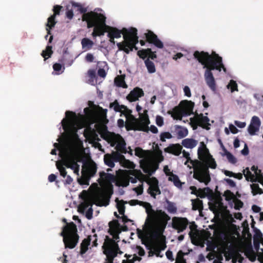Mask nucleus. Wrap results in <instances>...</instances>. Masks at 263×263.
<instances>
[{
    "label": "nucleus",
    "instance_id": "f257e3e1",
    "mask_svg": "<svg viewBox=\"0 0 263 263\" xmlns=\"http://www.w3.org/2000/svg\"><path fill=\"white\" fill-rule=\"evenodd\" d=\"M194 58L203 65L205 68L204 78L206 85L212 90L216 89V83L214 77L213 70H216L220 72L222 70L227 72V68L224 66L222 58L215 51L210 54L207 52L195 51L194 53Z\"/></svg>",
    "mask_w": 263,
    "mask_h": 263
},
{
    "label": "nucleus",
    "instance_id": "f03ea898",
    "mask_svg": "<svg viewBox=\"0 0 263 263\" xmlns=\"http://www.w3.org/2000/svg\"><path fill=\"white\" fill-rule=\"evenodd\" d=\"M85 20L88 21L87 23L88 28L94 27L92 36L96 37L103 35L105 32H107L106 24V16L102 13H88L85 15Z\"/></svg>",
    "mask_w": 263,
    "mask_h": 263
},
{
    "label": "nucleus",
    "instance_id": "7ed1b4c3",
    "mask_svg": "<svg viewBox=\"0 0 263 263\" xmlns=\"http://www.w3.org/2000/svg\"><path fill=\"white\" fill-rule=\"evenodd\" d=\"M148 208H146V213L150 221L155 224L157 227V232L159 235H161L166 226L167 222L170 220V217L161 210L155 211L153 209L150 203H147Z\"/></svg>",
    "mask_w": 263,
    "mask_h": 263
},
{
    "label": "nucleus",
    "instance_id": "20e7f679",
    "mask_svg": "<svg viewBox=\"0 0 263 263\" xmlns=\"http://www.w3.org/2000/svg\"><path fill=\"white\" fill-rule=\"evenodd\" d=\"M124 40L122 42L118 43L117 46L119 50L123 51L126 54L134 49L137 50L136 44L139 42L137 35V29L132 27L128 29H124L123 32Z\"/></svg>",
    "mask_w": 263,
    "mask_h": 263
},
{
    "label": "nucleus",
    "instance_id": "39448f33",
    "mask_svg": "<svg viewBox=\"0 0 263 263\" xmlns=\"http://www.w3.org/2000/svg\"><path fill=\"white\" fill-rule=\"evenodd\" d=\"M77 232V226L73 222L63 227L60 235L63 237L65 248L73 249L77 246L79 239Z\"/></svg>",
    "mask_w": 263,
    "mask_h": 263
},
{
    "label": "nucleus",
    "instance_id": "423d86ee",
    "mask_svg": "<svg viewBox=\"0 0 263 263\" xmlns=\"http://www.w3.org/2000/svg\"><path fill=\"white\" fill-rule=\"evenodd\" d=\"M111 193L107 191H104L95 194L92 200L88 199L85 200L82 204V206L84 210H86L88 206H92V204L97 206H107L109 204Z\"/></svg>",
    "mask_w": 263,
    "mask_h": 263
},
{
    "label": "nucleus",
    "instance_id": "0eeeda50",
    "mask_svg": "<svg viewBox=\"0 0 263 263\" xmlns=\"http://www.w3.org/2000/svg\"><path fill=\"white\" fill-rule=\"evenodd\" d=\"M210 119L207 116H204L202 114L195 112L194 118H191L192 126L193 129H196L198 126L206 130H209L211 124L209 123Z\"/></svg>",
    "mask_w": 263,
    "mask_h": 263
},
{
    "label": "nucleus",
    "instance_id": "6e6552de",
    "mask_svg": "<svg viewBox=\"0 0 263 263\" xmlns=\"http://www.w3.org/2000/svg\"><path fill=\"white\" fill-rule=\"evenodd\" d=\"M114 246L113 239L106 236L102 248L104 250V254L107 256V258L114 259L117 256V252Z\"/></svg>",
    "mask_w": 263,
    "mask_h": 263
},
{
    "label": "nucleus",
    "instance_id": "1a4fd4ad",
    "mask_svg": "<svg viewBox=\"0 0 263 263\" xmlns=\"http://www.w3.org/2000/svg\"><path fill=\"white\" fill-rule=\"evenodd\" d=\"M62 6L60 5H55L53 7V14L48 18L47 23L46 24V30L48 31V34H50V30L54 27L57 22L55 20V16L59 15Z\"/></svg>",
    "mask_w": 263,
    "mask_h": 263
},
{
    "label": "nucleus",
    "instance_id": "9d476101",
    "mask_svg": "<svg viewBox=\"0 0 263 263\" xmlns=\"http://www.w3.org/2000/svg\"><path fill=\"white\" fill-rule=\"evenodd\" d=\"M189 221L186 218L174 217L173 218L172 226L177 230L178 233L183 232L186 229Z\"/></svg>",
    "mask_w": 263,
    "mask_h": 263
},
{
    "label": "nucleus",
    "instance_id": "9b49d317",
    "mask_svg": "<svg viewBox=\"0 0 263 263\" xmlns=\"http://www.w3.org/2000/svg\"><path fill=\"white\" fill-rule=\"evenodd\" d=\"M144 35L146 38V41L149 44H153L156 47L160 49L163 48V43L152 31L148 30L146 33H144Z\"/></svg>",
    "mask_w": 263,
    "mask_h": 263
},
{
    "label": "nucleus",
    "instance_id": "f8f14e48",
    "mask_svg": "<svg viewBox=\"0 0 263 263\" xmlns=\"http://www.w3.org/2000/svg\"><path fill=\"white\" fill-rule=\"evenodd\" d=\"M193 177L200 182L204 183L206 185L208 184L211 180L208 168L195 172Z\"/></svg>",
    "mask_w": 263,
    "mask_h": 263
},
{
    "label": "nucleus",
    "instance_id": "ddd939ff",
    "mask_svg": "<svg viewBox=\"0 0 263 263\" xmlns=\"http://www.w3.org/2000/svg\"><path fill=\"white\" fill-rule=\"evenodd\" d=\"M129 175L133 176H129L127 179L129 180V182L130 181L132 183H136L137 180H139L141 183H143L147 178L146 175L142 173L140 170H138L130 171Z\"/></svg>",
    "mask_w": 263,
    "mask_h": 263
},
{
    "label": "nucleus",
    "instance_id": "4468645a",
    "mask_svg": "<svg viewBox=\"0 0 263 263\" xmlns=\"http://www.w3.org/2000/svg\"><path fill=\"white\" fill-rule=\"evenodd\" d=\"M180 105L181 107V113L185 116H189L191 114H194L193 108L194 103L191 101L183 100L181 101Z\"/></svg>",
    "mask_w": 263,
    "mask_h": 263
},
{
    "label": "nucleus",
    "instance_id": "2eb2a0df",
    "mask_svg": "<svg viewBox=\"0 0 263 263\" xmlns=\"http://www.w3.org/2000/svg\"><path fill=\"white\" fill-rule=\"evenodd\" d=\"M140 166L143 172L147 174L146 176H152L158 168V164L147 161L141 163Z\"/></svg>",
    "mask_w": 263,
    "mask_h": 263
},
{
    "label": "nucleus",
    "instance_id": "dca6fc26",
    "mask_svg": "<svg viewBox=\"0 0 263 263\" xmlns=\"http://www.w3.org/2000/svg\"><path fill=\"white\" fill-rule=\"evenodd\" d=\"M144 93L142 89L136 87L132 90L127 96L126 99L129 102H134L139 100V98L144 96Z\"/></svg>",
    "mask_w": 263,
    "mask_h": 263
},
{
    "label": "nucleus",
    "instance_id": "f3484780",
    "mask_svg": "<svg viewBox=\"0 0 263 263\" xmlns=\"http://www.w3.org/2000/svg\"><path fill=\"white\" fill-rule=\"evenodd\" d=\"M119 136L120 138L118 140L113 141L111 143V146H114L116 145L115 148L117 150L116 152L121 154H126L127 153V151L126 148V143L125 140L121 136Z\"/></svg>",
    "mask_w": 263,
    "mask_h": 263
},
{
    "label": "nucleus",
    "instance_id": "a211bd4d",
    "mask_svg": "<svg viewBox=\"0 0 263 263\" xmlns=\"http://www.w3.org/2000/svg\"><path fill=\"white\" fill-rule=\"evenodd\" d=\"M260 124L259 118L257 116H253L248 128L249 134L251 135H254L256 132L259 130Z\"/></svg>",
    "mask_w": 263,
    "mask_h": 263
},
{
    "label": "nucleus",
    "instance_id": "6ab92c4d",
    "mask_svg": "<svg viewBox=\"0 0 263 263\" xmlns=\"http://www.w3.org/2000/svg\"><path fill=\"white\" fill-rule=\"evenodd\" d=\"M181 150L182 146L179 144H171L164 149L165 153L175 156H179L181 153Z\"/></svg>",
    "mask_w": 263,
    "mask_h": 263
},
{
    "label": "nucleus",
    "instance_id": "aec40b11",
    "mask_svg": "<svg viewBox=\"0 0 263 263\" xmlns=\"http://www.w3.org/2000/svg\"><path fill=\"white\" fill-rule=\"evenodd\" d=\"M137 122L140 123L138 125L141 128H143L144 130H141V131L148 133L149 131L148 125L150 124V121L147 115L145 116H141L140 120L135 119Z\"/></svg>",
    "mask_w": 263,
    "mask_h": 263
},
{
    "label": "nucleus",
    "instance_id": "412c9836",
    "mask_svg": "<svg viewBox=\"0 0 263 263\" xmlns=\"http://www.w3.org/2000/svg\"><path fill=\"white\" fill-rule=\"evenodd\" d=\"M245 254L249 259L253 262L256 259V254L253 249L251 243H249L245 247Z\"/></svg>",
    "mask_w": 263,
    "mask_h": 263
},
{
    "label": "nucleus",
    "instance_id": "4be33fe9",
    "mask_svg": "<svg viewBox=\"0 0 263 263\" xmlns=\"http://www.w3.org/2000/svg\"><path fill=\"white\" fill-rule=\"evenodd\" d=\"M106 29H107V36H112L115 38H119L121 37V34H123V30L125 28H123L122 30H120L117 29L116 27H111V26H106Z\"/></svg>",
    "mask_w": 263,
    "mask_h": 263
},
{
    "label": "nucleus",
    "instance_id": "5701e85b",
    "mask_svg": "<svg viewBox=\"0 0 263 263\" xmlns=\"http://www.w3.org/2000/svg\"><path fill=\"white\" fill-rule=\"evenodd\" d=\"M72 6L78 8V11H79L81 13L83 14L82 16V20L83 22H86L87 23H88V21L87 20H85V18L86 17L85 15H88V13L90 14V13H98V12L92 11L87 12V8L83 7L80 4H79V3H72Z\"/></svg>",
    "mask_w": 263,
    "mask_h": 263
},
{
    "label": "nucleus",
    "instance_id": "b1692460",
    "mask_svg": "<svg viewBox=\"0 0 263 263\" xmlns=\"http://www.w3.org/2000/svg\"><path fill=\"white\" fill-rule=\"evenodd\" d=\"M92 236L89 235L87 238L84 239L80 246V254L81 255L84 254L88 249V246L90 245V241L92 240Z\"/></svg>",
    "mask_w": 263,
    "mask_h": 263
},
{
    "label": "nucleus",
    "instance_id": "393cba45",
    "mask_svg": "<svg viewBox=\"0 0 263 263\" xmlns=\"http://www.w3.org/2000/svg\"><path fill=\"white\" fill-rule=\"evenodd\" d=\"M182 145L187 148H193L198 144V141L192 138L183 139L181 142Z\"/></svg>",
    "mask_w": 263,
    "mask_h": 263
},
{
    "label": "nucleus",
    "instance_id": "a878e982",
    "mask_svg": "<svg viewBox=\"0 0 263 263\" xmlns=\"http://www.w3.org/2000/svg\"><path fill=\"white\" fill-rule=\"evenodd\" d=\"M176 130L177 133V138L182 139L186 137L188 134V130L186 128L183 127L179 125L176 126Z\"/></svg>",
    "mask_w": 263,
    "mask_h": 263
},
{
    "label": "nucleus",
    "instance_id": "bb28decb",
    "mask_svg": "<svg viewBox=\"0 0 263 263\" xmlns=\"http://www.w3.org/2000/svg\"><path fill=\"white\" fill-rule=\"evenodd\" d=\"M97 167L94 162L89 164L86 167L85 171L90 177H93L96 173Z\"/></svg>",
    "mask_w": 263,
    "mask_h": 263
},
{
    "label": "nucleus",
    "instance_id": "cd10ccee",
    "mask_svg": "<svg viewBox=\"0 0 263 263\" xmlns=\"http://www.w3.org/2000/svg\"><path fill=\"white\" fill-rule=\"evenodd\" d=\"M94 43L90 39L85 37L81 40V45L82 48L87 51L92 48Z\"/></svg>",
    "mask_w": 263,
    "mask_h": 263
},
{
    "label": "nucleus",
    "instance_id": "c85d7f7f",
    "mask_svg": "<svg viewBox=\"0 0 263 263\" xmlns=\"http://www.w3.org/2000/svg\"><path fill=\"white\" fill-rule=\"evenodd\" d=\"M168 180L173 182L174 184L178 188L181 189L182 184L184 182H182L177 175L172 174L171 177H168Z\"/></svg>",
    "mask_w": 263,
    "mask_h": 263
},
{
    "label": "nucleus",
    "instance_id": "c756f323",
    "mask_svg": "<svg viewBox=\"0 0 263 263\" xmlns=\"http://www.w3.org/2000/svg\"><path fill=\"white\" fill-rule=\"evenodd\" d=\"M139 123H140L137 122L136 120L130 123H126L125 125L126 129L127 130H134L141 131V130H144L138 125Z\"/></svg>",
    "mask_w": 263,
    "mask_h": 263
},
{
    "label": "nucleus",
    "instance_id": "7c9ffc66",
    "mask_svg": "<svg viewBox=\"0 0 263 263\" xmlns=\"http://www.w3.org/2000/svg\"><path fill=\"white\" fill-rule=\"evenodd\" d=\"M114 82L116 85L118 87H120L124 88H127L128 87L127 85L125 82L124 76L122 75L116 77Z\"/></svg>",
    "mask_w": 263,
    "mask_h": 263
},
{
    "label": "nucleus",
    "instance_id": "2f4dec72",
    "mask_svg": "<svg viewBox=\"0 0 263 263\" xmlns=\"http://www.w3.org/2000/svg\"><path fill=\"white\" fill-rule=\"evenodd\" d=\"M109 107L113 108L116 112H122V109H127V107L124 105H120L118 102L117 100H115L114 102L110 103L109 104Z\"/></svg>",
    "mask_w": 263,
    "mask_h": 263
},
{
    "label": "nucleus",
    "instance_id": "473e14b6",
    "mask_svg": "<svg viewBox=\"0 0 263 263\" xmlns=\"http://www.w3.org/2000/svg\"><path fill=\"white\" fill-rule=\"evenodd\" d=\"M192 205L193 210H202L203 209L202 201L198 198L192 199Z\"/></svg>",
    "mask_w": 263,
    "mask_h": 263
},
{
    "label": "nucleus",
    "instance_id": "72a5a7b5",
    "mask_svg": "<svg viewBox=\"0 0 263 263\" xmlns=\"http://www.w3.org/2000/svg\"><path fill=\"white\" fill-rule=\"evenodd\" d=\"M147 193L154 198H156V194H160L161 191L159 185L157 186H149L147 190Z\"/></svg>",
    "mask_w": 263,
    "mask_h": 263
},
{
    "label": "nucleus",
    "instance_id": "f704fd0d",
    "mask_svg": "<svg viewBox=\"0 0 263 263\" xmlns=\"http://www.w3.org/2000/svg\"><path fill=\"white\" fill-rule=\"evenodd\" d=\"M186 255H187V253L179 250L177 254L175 263H186V259L184 258V256Z\"/></svg>",
    "mask_w": 263,
    "mask_h": 263
},
{
    "label": "nucleus",
    "instance_id": "c9c22d12",
    "mask_svg": "<svg viewBox=\"0 0 263 263\" xmlns=\"http://www.w3.org/2000/svg\"><path fill=\"white\" fill-rule=\"evenodd\" d=\"M110 155H111L114 162H119L121 163L122 160L124 159V156L118 152H113Z\"/></svg>",
    "mask_w": 263,
    "mask_h": 263
},
{
    "label": "nucleus",
    "instance_id": "e433bc0d",
    "mask_svg": "<svg viewBox=\"0 0 263 263\" xmlns=\"http://www.w3.org/2000/svg\"><path fill=\"white\" fill-rule=\"evenodd\" d=\"M144 63L149 73H152L156 71L155 66L153 62L150 61L149 59H146Z\"/></svg>",
    "mask_w": 263,
    "mask_h": 263
},
{
    "label": "nucleus",
    "instance_id": "4c0bfd02",
    "mask_svg": "<svg viewBox=\"0 0 263 263\" xmlns=\"http://www.w3.org/2000/svg\"><path fill=\"white\" fill-rule=\"evenodd\" d=\"M243 231L242 232V235L244 237H246V236H247V240H248L249 243H251L252 235L250 233L248 224L247 223L246 225L245 226V222H243Z\"/></svg>",
    "mask_w": 263,
    "mask_h": 263
},
{
    "label": "nucleus",
    "instance_id": "58836bf2",
    "mask_svg": "<svg viewBox=\"0 0 263 263\" xmlns=\"http://www.w3.org/2000/svg\"><path fill=\"white\" fill-rule=\"evenodd\" d=\"M222 146L223 147V150L224 152V155L227 156L229 162L232 164H235L237 162L236 158L231 153L228 152L222 144Z\"/></svg>",
    "mask_w": 263,
    "mask_h": 263
},
{
    "label": "nucleus",
    "instance_id": "ea45409f",
    "mask_svg": "<svg viewBox=\"0 0 263 263\" xmlns=\"http://www.w3.org/2000/svg\"><path fill=\"white\" fill-rule=\"evenodd\" d=\"M62 160L70 163H72L76 161L74 156L68 152L64 153V157Z\"/></svg>",
    "mask_w": 263,
    "mask_h": 263
},
{
    "label": "nucleus",
    "instance_id": "a19ab883",
    "mask_svg": "<svg viewBox=\"0 0 263 263\" xmlns=\"http://www.w3.org/2000/svg\"><path fill=\"white\" fill-rule=\"evenodd\" d=\"M52 53V46H47L46 49L42 51L41 55L44 58V60H46L51 57Z\"/></svg>",
    "mask_w": 263,
    "mask_h": 263
},
{
    "label": "nucleus",
    "instance_id": "79ce46f5",
    "mask_svg": "<svg viewBox=\"0 0 263 263\" xmlns=\"http://www.w3.org/2000/svg\"><path fill=\"white\" fill-rule=\"evenodd\" d=\"M149 52H151V48L142 49L138 51L137 55L140 57V58L144 60L145 58L148 57V53Z\"/></svg>",
    "mask_w": 263,
    "mask_h": 263
},
{
    "label": "nucleus",
    "instance_id": "37998d69",
    "mask_svg": "<svg viewBox=\"0 0 263 263\" xmlns=\"http://www.w3.org/2000/svg\"><path fill=\"white\" fill-rule=\"evenodd\" d=\"M104 163L107 166L110 167H114L115 163L111 158V155L109 154H105L104 157Z\"/></svg>",
    "mask_w": 263,
    "mask_h": 263
},
{
    "label": "nucleus",
    "instance_id": "c03bdc74",
    "mask_svg": "<svg viewBox=\"0 0 263 263\" xmlns=\"http://www.w3.org/2000/svg\"><path fill=\"white\" fill-rule=\"evenodd\" d=\"M206 155H210L209 154V149L206 147V148H202V147H199L198 149V157L200 159H202L203 158H204Z\"/></svg>",
    "mask_w": 263,
    "mask_h": 263
},
{
    "label": "nucleus",
    "instance_id": "a18cd8bd",
    "mask_svg": "<svg viewBox=\"0 0 263 263\" xmlns=\"http://www.w3.org/2000/svg\"><path fill=\"white\" fill-rule=\"evenodd\" d=\"M243 173L247 180L249 181L250 179L252 182L255 181V176L252 174L248 167L244 170Z\"/></svg>",
    "mask_w": 263,
    "mask_h": 263
},
{
    "label": "nucleus",
    "instance_id": "49530a36",
    "mask_svg": "<svg viewBox=\"0 0 263 263\" xmlns=\"http://www.w3.org/2000/svg\"><path fill=\"white\" fill-rule=\"evenodd\" d=\"M56 166L59 171L61 176L65 178L67 175V171L65 169V167L63 166L62 164H61V162L59 161H57Z\"/></svg>",
    "mask_w": 263,
    "mask_h": 263
},
{
    "label": "nucleus",
    "instance_id": "de8ad7c7",
    "mask_svg": "<svg viewBox=\"0 0 263 263\" xmlns=\"http://www.w3.org/2000/svg\"><path fill=\"white\" fill-rule=\"evenodd\" d=\"M251 187L252 189V193L253 195H255L258 194H261L263 193V191L259 187L258 184L253 183L251 185Z\"/></svg>",
    "mask_w": 263,
    "mask_h": 263
},
{
    "label": "nucleus",
    "instance_id": "09e8293b",
    "mask_svg": "<svg viewBox=\"0 0 263 263\" xmlns=\"http://www.w3.org/2000/svg\"><path fill=\"white\" fill-rule=\"evenodd\" d=\"M120 164L125 168H134L135 167L134 163L129 160L126 159L125 157L124 159L122 160Z\"/></svg>",
    "mask_w": 263,
    "mask_h": 263
},
{
    "label": "nucleus",
    "instance_id": "8fccbe9b",
    "mask_svg": "<svg viewBox=\"0 0 263 263\" xmlns=\"http://www.w3.org/2000/svg\"><path fill=\"white\" fill-rule=\"evenodd\" d=\"M146 181H145L149 186H158V180L155 177L150 178V176H147Z\"/></svg>",
    "mask_w": 263,
    "mask_h": 263
},
{
    "label": "nucleus",
    "instance_id": "3c124183",
    "mask_svg": "<svg viewBox=\"0 0 263 263\" xmlns=\"http://www.w3.org/2000/svg\"><path fill=\"white\" fill-rule=\"evenodd\" d=\"M62 125L63 128L65 131L69 130L71 129L72 127L71 121L66 119H63L62 121Z\"/></svg>",
    "mask_w": 263,
    "mask_h": 263
},
{
    "label": "nucleus",
    "instance_id": "603ef678",
    "mask_svg": "<svg viewBox=\"0 0 263 263\" xmlns=\"http://www.w3.org/2000/svg\"><path fill=\"white\" fill-rule=\"evenodd\" d=\"M166 203V209L170 213H175L177 212V208L173 202L167 200Z\"/></svg>",
    "mask_w": 263,
    "mask_h": 263
},
{
    "label": "nucleus",
    "instance_id": "864d4df0",
    "mask_svg": "<svg viewBox=\"0 0 263 263\" xmlns=\"http://www.w3.org/2000/svg\"><path fill=\"white\" fill-rule=\"evenodd\" d=\"M100 178L104 181H111L113 178V175L108 174L104 172H102L100 173Z\"/></svg>",
    "mask_w": 263,
    "mask_h": 263
},
{
    "label": "nucleus",
    "instance_id": "5fc2aeb1",
    "mask_svg": "<svg viewBox=\"0 0 263 263\" xmlns=\"http://www.w3.org/2000/svg\"><path fill=\"white\" fill-rule=\"evenodd\" d=\"M129 203L131 205H136V204H139L140 205L143 206L145 208L146 211V208H148V205L147 204V203H149L148 202H143L139 201L138 200H131L129 202Z\"/></svg>",
    "mask_w": 263,
    "mask_h": 263
},
{
    "label": "nucleus",
    "instance_id": "6e6d98bb",
    "mask_svg": "<svg viewBox=\"0 0 263 263\" xmlns=\"http://www.w3.org/2000/svg\"><path fill=\"white\" fill-rule=\"evenodd\" d=\"M206 163L208 165V167L214 169L217 166L216 163L211 155H210V158L206 160Z\"/></svg>",
    "mask_w": 263,
    "mask_h": 263
},
{
    "label": "nucleus",
    "instance_id": "4d7b16f0",
    "mask_svg": "<svg viewBox=\"0 0 263 263\" xmlns=\"http://www.w3.org/2000/svg\"><path fill=\"white\" fill-rule=\"evenodd\" d=\"M210 189L209 187H205L204 189H199L198 190V192L197 193V196L201 198H205L206 196V193L205 191H209Z\"/></svg>",
    "mask_w": 263,
    "mask_h": 263
},
{
    "label": "nucleus",
    "instance_id": "13d9d810",
    "mask_svg": "<svg viewBox=\"0 0 263 263\" xmlns=\"http://www.w3.org/2000/svg\"><path fill=\"white\" fill-rule=\"evenodd\" d=\"M172 135L169 132H163L160 135V140L162 142H165L166 139H171Z\"/></svg>",
    "mask_w": 263,
    "mask_h": 263
},
{
    "label": "nucleus",
    "instance_id": "bf43d9fd",
    "mask_svg": "<svg viewBox=\"0 0 263 263\" xmlns=\"http://www.w3.org/2000/svg\"><path fill=\"white\" fill-rule=\"evenodd\" d=\"M255 234L254 235V241H255V243L257 240L260 241V240L261 239L262 234L260 231L256 228L254 230Z\"/></svg>",
    "mask_w": 263,
    "mask_h": 263
},
{
    "label": "nucleus",
    "instance_id": "052dcab7",
    "mask_svg": "<svg viewBox=\"0 0 263 263\" xmlns=\"http://www.w3.org/2000/svg\"><path fill=\"white\" fill-rule=\"evenodd\" d=\"M109 226L110 230H116L120 226L119 221L118 220L115 219L109 222Z\"/></svg>",
    "mask_w": 263,
    "mask_h": 263
},
{
    "label": "nucleus",
    "instance_id": "680f3d73",
    "mask_svg": "<svg viewBox=\"0 0 263 263\" xmlns=\"http://www.w3.org/2000/svg\"><path fill=\"white\" fill-rule=\"evenodd\" d=\"M228 87V88H230L231 92H234V91H238L237 84L235 81L233 80H231L230 81V83Z\"/></svg>",
    "mask_w": 263,
    "mask_h": 263
},
{
    "label": "nucleus",
    "instance_id": "e2e57ef3",
    "mask_svg": "<svg viewBox=\"0 0 263 263\" xmlns=\"http://www.w3.org/2000/svg\"><path fill=\"white\" fill-rule=\"evenodd\" d=\"M135 155L139 157V158H143L144 156V151L143 150L139 147H136L135 149Z\"/></svg>",
    "mask_w": 263,
    "mask_h": 263
},
{
    "label": "nucleus",
    "instance_id": "0e129e2a",
    "mask_svg": "<svg viewBox=\"0 0 263 263\" xmlns=\"http://www.w3.org/2000/svg\"><path fill=\"white\" fill-rule=\"evenodd\" d=\"M109 233L112 236L113 238L112 239L115 241L119 239V233L115 230H110Z\"/></svg>",
    "mask_w": 263,
    "mask_h": 263
},
{
    "label": "nucleus",
    "instance_id": "69168bd1",
    "mask_svg": "<svg viewBox=\"0 0 263 263\" xmlns=\"http://www.w3.org/2000/svg\"><path fill=\"white\" fill-rule=\"evenodd\" d=\"M134 190L136 192L138 195L142 194L143 192V183H141V184L139 185L137 187H135Z\"/></svg>",
    "mask_w": 263,
    "mask_h": 263
},
{
    "label": "nucleus",
    "instance_id": "338daca9",
    "mask_svg": "<svg viewBox=\"0 0 263 263\" xmlns=\"http://www.w3.org/2000/svg\"><path fill=\"white\" fill-rule=\"evenodd\" d=\"M95 59L93 55L91 53H88L85 57V60L87 62L91 63L93 62Z\"/></svg>",
    "mask_w": 263,
    "mask_h": 263
},
{
    "label": "nucleus",
    "instance_id": "774afa93",
    "mask_svg": "<svg viewBox=\"0 0 263 263\" xmlns=\"http://www.w3.org/2000/svg\"><path fill=\"white\" fill-rule=\"evenodd\" d=\"M156 122L158 126H162L164 124L163 117L160 116H157L156 119Z\"/></svg>",
    "mask_w": 263,
    "mask_h": 263
}]
</instances>
